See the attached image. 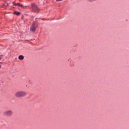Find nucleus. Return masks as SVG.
I'll use <instances>...</instances> for the list:
<instances>
[{
    "mask_svg": "<svg viewBox=\"0 0 129 129\" xmlns=\"http://www.w3.org/2000/svg\"><path fill=\"white\" fill-rule=\"evenodd\" d=\"M26 94V93L25 91H19L15 94V95L17 97H21L25 96Z\"/></svg>",
    "mask_w": 129,
    "mask_h": 129,
    "instance_id": "nucleus-1",
    "label": "nucleus"
},
{
    "mask_svg": "<svg viewBox=\"0 0 129 129\" xmlns=\"http://www.w3.org/2000/svg\"><path fill=\"white\" fill-rule=\"evenodd\" d=\"M38 26V22L37 21L34 22L30 27V30L33 32H34Z\"/></svg>",
    "mask_w": 129,
    "mask_h": 129,
    "instance_id": "nucleus-2",
    "label": "nucleus"
},
{
    "mask_svg": "<svg viewBox=\"0 0 129 129\" xmlns=\"http://www.w3.org/2000/svg\"><path fill=\"white\" fill-rule=\"evenodd\" d=\"M13 114L11 110H8L5 112L4 113V115L6 116H10Z\"/></svg>",
    "mask_w": 129,
    "mask_h": 129,
    "instance_id": "nucleus-3",
    "label": "nucleus"
},
{
    "mask_svg": "<svg viewBox=\"0 0 129 129\" xmlns=\"http://www.w3.org/2000/svg\"><path fill=\"white\" fill-rule=\"evenodd\" d=\"M31 6L33 10L35 12H38L39 10V9L34 4L32 3L31 4Z\"/></svg>",
    "mask_w": 129,
    "mask_h": 129,
    "instance_id": "nucleus-4",
    "label": "nucleus"
},
{
    "mask_svg": "<svg viewBox=\"0 0 129 129\" xmlns=\"http://www.w3.org/2000/svg\"><path fill=\"white\" fill-rule=\"evenodd\" d=\"M13 5L15 6H18L19 7H22L23 6L20 3H14Z\"/></svg>",
    "mask_w": 129,
    "mask_h": 129,
    "instance_id": "nucleus-5",
    "label": "nucleus"
},
{
    "mask_svg": "<svg viewBox=\"0 0 129 129\" xmlns=\"http://www.w3.org/2000/svg\"><path fill=\"white\" fill-rule=\"evenodd\" d=\"M18 58L20 60H22L24 58V57L23 56L21 55H20L18 57Z\"/></svg>",
    "mask_w": 129,
    "mask_h": 129,
    "instance_id": "nucleus-6",
    "label": "nucleus"
},
{
    "mask_svg": "<svg viewBox=\"0 0 129 129\" xmlns=\"http://www.w3.org/2000/svg\"><path fill=\"white\" fill-rule=\"evenodd\" d=\"M14 14L17 15H19L20 14V13L18 12H14Z\"/></svg>",
    "mask_w": 129,
    "mask_h": 129,
    "instance_id": "nucleus-7",
    "label": "nucleus"
},
{
    "mask_svg": "<svg viewBox=\"0 0 129 129\" xmlns=\"http://www.w3.org/2000/svg\"><path fill=\"white\" fill-rule=\"evenodd\" d=\"M3 57V55H0V60L2 59Z\"/></svg>",
    "mask_w": 129,
    "mask_h": 129,
    "instance_id": "nucleus-8",
    "label": "nucleus"
},
{
    "mask_svg": "<svg viewBox=\"0 0 129 129\" xmlns=\"http://www.w3.org/2000/svg\"><path fill=\"white\" fill-rule=\"evenodd\" d=\"M1 65H0V68H1Z\"/></svg>",
    "mask_w": 129,
    "mask_h": 129,
    "instance_id": "nucleus-9",
    "label": "nucleus"
}]
</instances>
